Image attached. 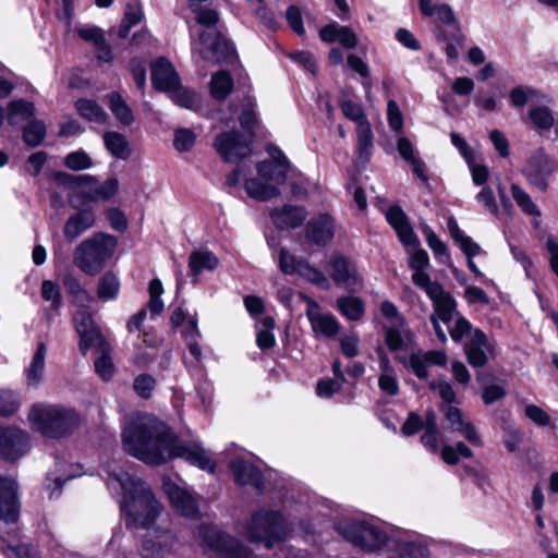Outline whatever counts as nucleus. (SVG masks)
Returning <instances> with one entry per match:
<instances>
[{
	"label": "nucleus",
	"instance_id": "obj_17",
	"mask_svg": "<svg viewBox=\"0 0 558 558\" xmlns=\"http://www.w3.org/2000/svg\"><path fill=\"white\" fill-rule=\"evenodd\" d=\"M445 420L448 423V428L452 432L459 433L472 446L482 447L483 441L477 433L473 423L465 418L460 409L453 405H446L442 408Z\"/></svg>",
	"mask_w": 558,
	"mask_h": 558
},
{
	"label": "nucleus",
	"instance_id": "obj_51",
	"mask_svg": "<svg viewBox=\"0 0 558 558\" xmlns=\"http://www.w3.org/2000/svg\"><path fill=\"white\" fill-rule=\"evenodd\" d=\"M40 290L43 299L51 303V310L59 311L62 305V296L59 286L52 280H44Z\"/></svg>",
	"mask_w": 558,
	"mask_h": 558
},
{
	"label": "nucleus",
	"instance_id": "obj_60",
	"mask_svg": "<svg viewBox=\"0 0 558 558\" xmlns=\"http://www.w3.org/2000/svg\"><path fill=\"white\" fill-rule=\"evenodd\" d=\"M65 166L72 170H83L92 166V159L84 151H73L65 157Z\"/></svg>",
	"mask_w": 558,
	"mask_h": 558
},
{
	"label": "nucleus",
	"instance_id": "obj_19",
	"mask_svg": "<svg viewBox=\"0 0 558 558\" xmlns=\"http://www.w3.org/2000/svg\"><path fill=\"white\" fill-rule=\"evenodd\" d=\"M173 508L184 517L194 518L198 513L196 499L185 489L179 487L171 480H165L162 484Z\"/></svg>",
	"mask_w": 558,
	"mask_h": 558
},
{
	"label": "nucleus",
	"instance_id": "obj_40",
	"mask_svg": "<svg viewBox=\"0 0 558 558\" xmlns=\"http://www.w3.org/2000/svg\"><path fill=\"white\" fill-rule=\"evenodd\" d=\"M109 108L123 125L129 126L133 123V112L120 94L112 93L109 95Z\"/></svg>",
	"mask_w": 558,
	"mask_h": 558
},
{
	"label": "nucleus",
	"instance_id": "obj_24",
	"mask_svg": "<svg viewBox=\"0 0 558 558\" xmlns=\"http://www.w3.org/2000/svg\"><path fill=\"white\" fill-rule=\"evenodd\" d=\"M95 223V213L90 209H82L71 215L65 221L63 228L64 238L69 242H74L81 234L93 228Z\"/></svg>",
	"mask_w": 558,
	"mask_h": 558
},
{
	"label": "nucleus",
	"instance_id": "obj_61",
	"mask_svg": "<svg viewBox=\"0 0 558 558\" xmlns=\"http://www.w3.org/2000/svg\"><path fill=\"white\" fill-rule=\"evenodd\" d=\"M304 260H298L294 256L289 254L286 248L280 250L279 267L282 272L292 275L299 274L300 264Z\"/></svg>",
	"mask_w": 558,
	"mask_h": 558
},
{
	"label": "nucleus",
	"instance_id": "obj_63",
	"mask_svg": "<svg viewBox=\"0 0 558 558\" xmlns=\"http://www.w3.org/2000/svg\"><path fill=\"white\" fill-rule=\"evenodd\" d=\"M476 201L482 204L487 211L493 215L498 214V205L493 190L489 186H484L477 194Z\"/></svg>",
	"mask_w": 558,
	"mask_h": 558
},
{
	"label": "nucleus",
	"instance_id": "obj_53",
	"mask_svg": "<svg viewBox=\"0 0 558 558\" xmlns=\"http://www.w3.org/2000/svg\"><path fill=\"white\" fill-rule=\"evenodd\" d=\"M408 333L405 325H393L386 329V343L391 351L400 350L404 344V336Z\"/></svg>",
	"mask_w": 558,
	"mask_h": 558
},
{
	"label": "nucleus",
	"instance_id": "obj_11",
	"mask_svg": "<svg viewBox=\"0 0 558 558\" xmlns=\"http://www.w3.org/2000/svg\"><path fill=\"white\" fill-rule=\"evenodd\" d=\"M463 351L468 363L475 368L484 367L495 357V344L481 329H475L465 341Z\"/></svg>",
	"mask_w": 558,
	"mask_h": 558
},
{
	"label": "nucleus",
	"instance_id": "obj_33",
	"mask_svg": "<svg viewBox=\"0 0 558 558\" xmlns=\"http://www.w3.org/2000/svg\"><path fill=\"white\" fill-rule=\"evenodd\" d=\"M104 143L107 150L118 159H128L131 155V149L128 140L124 135L118 132H106L104 134Z\"/></svg>",
	"mask_w": 558,
	"mask_h": 558
},
{
	"label": "nucleus",
	"instance_id": "obj_56",
	"mask_svg": "<svg viewBox=\"0 0 558 558\" xmlns=\"http://www.w3.org/2000/svg\"><path fill=\"white\" fill-rule=\"evenodd\" d=\"M341 110L348 119L356 123V128L363 123H368L362 107L351 100L343 101L341 105Z\"/></svg>",
	"mask_w": 558,
	"mask_h": 558
},
{
	"label": "nucleus",
	"instance_id": "obj_29",
	"mask_svg": "<svg viewBox=\"0 0 558 558\" xmlns=\"http://www.w3.org/2000/svg\"><path fill=\"white\" fill-rule=\"evenodd\" d=\"M218 266V258L209 251H194L189 257L190 276L197 282L203 270H214Z\"/></svg>",
	"mask_w": 558,
	"mask_h": 558
},
{
	"label": "nucleus",
	"instance_id": "obj_38",
	"mask_svg": "<svg viewBox=\"0 0 558 558\" xmlns=\"http://www.w3.org/2000/svg\"><path fill=\"white\" fill-rule=\"evenodd\" d=\"M75 107L82 118L96 123H105L107 120L106 111L92 99H78Z\"/></svg>",
	"mask_w": 558,
	"mask_h": 558
},
{
	"label": "nucleus",
	"instance_id": "obj_18",
	"mask_svg": "<svg viewBox=\"0 0 558 558\" xmlns=\"http://www.w3.org/2000/svg\"><path fill=\"white\" fill-rule=\"evenodd\" d=\"M17 484L13 478L0 477V520L14 523L20 514Z\"/></svg>",
	"mask_w": 558,
	"mask_h": 558
},
{
	"label": "nucleus",
	"instance_id": "obj_62",
	"mask_svg": "<svg viewBox=\"0 0 558 558\" xmlns=\"http://www.w3.org/2000/svg\"><path fill=\"white\" fill-rule=\"evenodd\" d=\"M429 388L437 391L447 405H452L451 403L456 401V392L450 383L446 380L432 381L429 383Z\"/></svg>",
	"mask_w": 558,
	"mask_h": 558
},
{
	"label": "nucleus",
	"instance_id": "obj_64",
	"mask_svg": "<svg viewBox=\"0 0 558 558\" xmlns=\"http://www.w3.org/2000/svg\"><path fill=\"white\" fill-rule=\"evenodd\" d=\"M96 373L105 380L109 379L113 373V364L110 355L107 352H102L95 363Z\"/></svg>",
	"mask_w": 558,
	"mask_h": 558
},
{
	"label": "nucleus",
	"instance_id": "obj_36",
	"mask_svg": "<svg viewBox=\"0 0 558 558\" xmlns=\"http://www.w3.org/2000/svg\"><path fill=\"white\" fill-rule=\"evenodd\" d=\"M233 89V80L229 72L221 70L210 80V93L217 100H225Z\"/></svg>",
	"mask_w": 558,
	"mask_h": 558
},
{
	"label": "nucleus",
	"instance_id": "obj_21",
	"mask_svg": "<svg viewBox=\"0 0 558 558\" xmlns=\"http://www.w3.org/2000/svg\"><path fill=\"white\" fill-rule=\"evenodd\" d=\"M153 86L161 92L170 93L178 87L180 78L173 65L166 59L160 58L151 63Z\"/></svg>",
	"mask_w": 558,
	"mask_h": 558
},
{
	"label": "nucleus",
	"instance_id": "obj_3",
	"mask_svg": "<svg viewBox=\"0 0 558 558\" xmlns=\"http://www.w3.org/2000/svg\"><path fill=\"white\" fill-rule=\"evenodd\" d=\"M28 420L33 429L47 438L66 437L80 424L78 414L60 404L37 403L29 410Z\"/></svg>",
	"mask_w": 558,
	"mask_h": 558
},
{
	"label": "nucleus",
	"instance_id": "obj_57",
	"mask_svg": "<svg viewBox=\"0 0 558 558\" xmlns=\"http://www.w3.org/2000/svg\"><path fill=\"white\" fill-rule=\"evenodd\" d=\"M239 121L241 126L248 132H252L257 124V117L254 111V102L250 98H247L243 105Z\"/></svg>",
	"mask_w": 558,
	"mask_h": 558
},
{
	"label": "nucleus",
	"instance_id": "obj_5",
	"mask_svg": "<svg viewBox=\"0 0 558 558\" xmlns=\"http://www.w3.org/2000/svg\"><path fill=\"white\" fill-rule=\"evenodd\" d=\"M246 536L251 542L265 543L267 548L281 542L287 536V529L280 513L260 510L253 514L246 527Z\"/></svg>",
	"mask_w": 558,
	"mask_h": 558
},
{
	"label": "nucleus",
	"instance_id": "obj_54",
	"mask_svg": "<svg viewBox=\"0 0 558 558\" xmlns=\"http://www.w3.org/2000/svg\"><path fill=\"white\" fill-rule=\"evenodd\" d=\"M537 90H535L532 87L529 86H518L510 90L509 98L511 104L517 107L521 108L524 107L530 99H533L537 96Z\"/></svg>",
	"mask_w": 558,
	"mask_h": 558
},
{
	"label": "nucleus",
	"instance_id": "obj_7",
	"mask_svg": "<svg viewBox=\"0 0 558 558\" xmlns=\"http://www.w3.org/2000/svg\"><path fill=\"white\" fill-rule=\"evenodd\" d=\"M192 51L204 60L215 63L228 62L234 59L235 48L218 31H203L198 39L192 41Z\"/></svg>",
	"mask_w": 558,
	"mask_h": 558
},
{
	"label": "nucleus",
	"instance_id": "obj_26",
	"mask_svg": "<svg viewBox=\"0 0 558 558\" xmlns=\"http://www.w3.org/2000/svg\"><path fill=\"white\" fill-rule=\"evenodd\" d=\"M319 37L328 44L338 41L345 49H353L359 43L356 34L350 27L339 25L336 22L322 27Z\"/></svg>",
	"mask_w": 558,
	"mask_h": 558
},
{
	"label": "nucleus",
	"instance_id": "obj_31",
	"mask_svg": "<svg viewBox=\"0 0 558 558\" xmlns=\"http://www.w3.org/2000/svg\"><path fill=\"white\" fill-rule=\"evenodd\" d=\"M62 283L72 299V303L77 307H88L94 302V298L81 284L80 280L72 274H65Z\"/></svg>",
	"mask_w": 558,
	"mask_h": 558
},
{
	"label": "nucleus",
	"instance_id": "obj_9",
	"mask_svg": "<svg viewBox=\"0 0 558 558\" xmlns=\"http://www.w3.org/2000/svg\"><path fill=\"white\" fill-rule=\"evenodd\" d=\"M204 542L214 551V558H254L252 550L238 538L214 527H203Z\"/></svg>",
	"mask_w": 558,
	"mask_h": 558
},
{
	"label": "nucleus",
	"instance_id": "obj_1",
	"mask_svg": "<svg viewBox=\"0 0 558 558\" xmlns=\"http://www.w3.org/2000/svg\"><path fill=\"white\" fill-rule=\"evenodd\" d=\"M122 445L132 457L146 464L160 465L173 458H183L199 469L214 473L216 462L198 445H181L171 429L151 414L128 417L122 430Z\"/></svg>",
	"mask_w": 558,
	"mask_h": 558
},
{
	"label": "nucleus",
	"instance_id": "obj_14",
	"mask_svg": "<svg viewBox=\"0 0 558 558\" xmlns=\"http://www.w3.org/2000/svg\"><path fill=\"white\" fill-rule=\"evenodd\" d=\"M267 153L274 162L262 161L257 163V172L262 179L274 181L277 184H283L287 180L288 170L291 163L283 151L272 145H269Z\"/></svg>",
	"mask_w": 558,
	"mask_h": 558
},
{
	"label": "nucleus",
	"instance_id": "obj_2",
	"mask_svg": "<svg viewBox=\"0 0 558 558\" xmlns=\"http://www.w3.org/2000/svg\"><path fill=\"white\" fill-rule=\"evenodd\" d=\"M119 486L123 494L121 510L129 529H149L159 517L162 507L148 485L122 470L109 473L108 486Z\"/></svg>",
	"mask_w": 558,
	"mask_h": 558
},
{
	"label": "nucleus",
	"instance_id": "obj_10",
	"mask_svg": "<svg viewBox=\"0 0 558 558\" xmlns=\"http://www.w3.org/2000/svg\"><path fill=\"white\" fill-rule=\"evenodd\" d=\"M555 171V163L543 148L536 149L526 160L523 175L542 192L549 186V179Z\"/></svg>",
	"mask_w": 558,
	"mask_h": 558
},
{
	"label": "nucleus",
	"instance_id": "obj_4",
	"mask_svg": "<svg viewBox=\"0 0 558 558\" xmlns=\"http://www.w3.org/2000/svg\"><path fill=\"white\" fill-rule=\"evenodd\" d=\"M117 244L116 236L102 232L95 233L77 245L73 263L84 274L95 276L112 257Z\"/></svg>",
	"mask_w": 558,
	"mask_h": 558
},
{
	"label": "nucleus",
	"instance_id": "obj_58",
	"mask_svg": "<svg viewBox=\"0 0 558 558\" xmlns=\"http://www.w3.org/2000/svg\"><path fill=\"white\" fill-rule=\"evenodd\" d=\"M195 134L187 129H179L174 133L173 145L178 151H189L195 143Z\"/></svg>",
	"mask_w": 558,
	"mask_h": 558
},
{
	"label": "nucleus",
	"instance_id": "obj_43",
	"mask_svg": "<svg viewBox=\"0 0 558 558\" xmlns=\"http://www.w3.org/2000/svg\"><path fill=\"white\" fill-rule=\"evenodd\" d=\"M511 193L512 197L515 201L517 205L521 208V210L529 215L534 217L541 216V210L535 205V203L532 201L531 196L521 189L518 184L513 183L511 185Z\"/></svg>",
	"mask_w": 558,
	"mask_h": 558
},
{
	"label": "nucleus",
	"instance_id": "obj_30",
	"mask_svg": "<svg viewBox=\"0 0 558 558\" xmlns=\"http://www.w3.org/2000/svg\"><path fill=\"white\" fill-rule=\"evenodd\" d=\"M263 180L265 182H262L258 179L246 180L245 191L250 197L259 202H266L280 194L277 183L265 179Z\"/></svg>",
	"mask_w": 558,
	"mask_h": 558
},
{
	"label": "nucleus",
	"instance_id": "obj_25",
	"mask_svg": "<svg viewBox=\"0 0 558 558\" xmlns=\"http://www.w3.org/2000/svg\"><path fill=\"white\" fill-rule=\"evenodd\" d=\"M272 222L279 229H295L303 225L307 211L302 206L284 205L270 213Z\"/></svg>",
	"mask_w": 558,
	"mask_h": 558
},
{
	"label": "nucleus",
	"instance_id": "obj_37",
	"mask_svg": "<svg viewBox=\"0 0 558 558\" xmlns=\"http://www.w3.org/2000/svg\"><path fill=\"white\" fill-rule=\"evenodd\" d=\"M120 291L119 278L111 271L104 274L97 284V296L101 301L116 300Z\"/></svg>",
	"mask_w": 558,
	"mask_h": 558
},
{
	"label": "nucleus",
	"instance_id": "obj_46",
	"mask_svg": "<svg viewBox=\"0 0 558 558\" xmlns=\"http://www.w3.org/2000/svg\"><path fill=\"white\" fill-rule=\"evenodd\" d=\"M529 117L537 129L549 130L555 122L551 111L544 106L533 107L529 111Z\"/></svg>",
	"mask_w": 558,
	"mask_h": 558
},
{
	"label": "nucleus",
	"instance_id": "obj_16",
	"mask_svg": "<svg viewBox=\"0 0 558 558\" xmlns=\"http://www.w3.org/2000/svg\"><path fill=\"white\" fill-rule=\"evenodd\" d=\"M76 332L81 337V350L85 354L89 347L99 345L102 341L100 331L93 320L88 307H78L73 316Z\"/></svg>",
	"mask_w": 558,
	"mask_h": 558
},
{
	"label": "nucleus",
	"instance_id": "obj_41",
	"mask_svg": "<svg viewBox=\"0 0 558 558\" xmlns=\"http://www.w3.org/2000/svg\"><path fill=\"white\" fill-rule=\"evenodd\" d=\"M118 189L119 181L116 178H110L101 185L85 192L83 198L85 202L107 201L118 192Z\"/></svg>",
	"mask_w": 558,
	"mask_h": 558
},
{
	"label": "nucleus",
	"instance_id": "obj_8",
	"mask_svg": "<svg viewBox=\"0 0 558 558\" xmlns=\"http://www.w3.org/2000/svg\"><path fill=\"white\" fill-rule=\"evenodd\" d=\"M412 281L415 286L424 290L430 299L434 312L438 314L444 324H448L453 316L454 307L457 306L456 300L447 292L440 283L432 281L430 277L424 270L414 271Z\"/></svg>",
	"mask_w": 558,
	"mask_h": 558
},
{
	"label": "nucleus",
	"instance_id": "obj_45",
	"mask_svg": "<svg viewBox=\"0 0 558 558\" xmlns=\"http://www.w3.org/2000/svg\"><path fill=\"white\" fill-rule=\"evenodd\" d=\"M259 324L262 328L257 332L256 343L262 350L270 349L276 343L275 336L272 333L275 320L272 317H265Z\"/></svg>",
	"mask_w": 558,
	"mask_h": 558
},
{
	"label": "nucleus",
	"instance_id": "obj_52",
	"mask_svg": "<svg viewBox=\"0 0 558 558\" xmlns=\"http://www.w3.org/2000/svg\"><path fill=\"white\" fill-rule=\"evenodd\" d=\"M408 369L420 379H426L428 377V363L422 352L412 353L409 359L404 362Z\"/></svg>",
	"mask_w": 558,
	"mask_h": 558
},
{
	"label": "nucleus",
	"instance_id": "obj_42",
	"mask_svg": "<svg viewBox=\"0 0 558 558\" xmlns=\"http://www.w3.org/2000/svg\"><path fill=\"white\" fill-rule=\"evenodd\" d=\"M359 158L366 162L372 155L373 133L369 123H363L356 128Z\"/></svg>",
	"mask_w": 558,
	"mask_h": 558
},
{
	"label": "nucleus",
	"instance_id": "obj_44",
	"mask_svg": "<svg viewBox=\"0 0 558 558\" xmlns=\"http://www.w3.org/2000/svg\"><path fill=\"white\" fill-rule=\"evenodd\" d=\"M46 136V125L39 120H32L24 128V142L32 147L38 146Z\"/></svg>",
	"mask_w": 558,
	"mask_h": 558
},
{
	"label": "nucleus",
	"instance_id": "obj_35",
	"mask_svg": "<svg viewBox=\"0 0 558 558\" xmlns=\"http://www.w3.org/2000/svg\"><path fill=\"white\" fill-rule=\"evenodd\" d=\"M35 107L32 102L19 99L12 100L8 105V122L11 125H17L34 116Z\"/></svg>",
	"mask_w": 558,
	"mask_h": 558
},
{
	"label": "nucleus",
	"instance_id": "obj_28",
	"mask_svg": "<svg viewBox=\"0 0 558 558\" xmlns=\"http://www.w3.org/2000/svg\"><path fill=\"white\" fill-rule=\"evenodd\" d=\"M306 236L317 245H325L333 236L332 219L327 215L312 219L306 227Z\"/></svg>",
	"mask_w": 558,
	"mask_h": 558
},
{
	"label": "nucleus",
	"instance_id": "obj_15",
	"mask_svg": "<svg viewBox=\"0 0 558 558\" xmlns=\"http://www.w3.org/2000/svg\"><path fill=\"white\" fill-rule=\"evenodd\" d=\"M174 535L166 529L148 531L142 545L143 558H163L172 551Z\"/></svg>",
	"mask_w": 558,
	"mask_h": 558
},
{
	"label": "nucleus",
	"instance_id": "obj_27",
	"mask_svg": "<svg viewBox=\"0 0 558 558\" xmlns=\"http://www.w3.org/2000/svg\"><path fill=\"white\" fill-rule=\"evenodd\" d=\"M230 469L235 482L240 485H252L258 489L262 488V473L253 463L243 459H234L230 463Z\"/></svg>",
	"mask_w": 558,
	"mask_h": 558
},
{
	"label": "nucleus",
	"instance_id": "obj_59",
	"mask_svg": "<svg viewBox=\"0 0 558 558\" xmlns=\"http://www.w3.org/2000/svg\"><path fill=\"white\" fill-rule=\"evenodd\" d=\"M156 385V380L148 374H141L134 379L133 388L142 398H149Z\"/></svg>",
	"mask_w": 558,
	"mask_h": 558
},
{
	"label": "nucleus",
	"instance_id": "obj_13",
	"mask_svg": "<svg viewBox=\"0 0 558 558\" xmlns=\"http://www.w3.org/2000/svg\"><path fill=\"white\" fill-rule=\"evenodd\" d=\"M29 449V437L25 430L15 427L0 428V454L15 461Z\"/></svg>",
	"mask_w": 558,
	"mask_h": 558
},
{
	"label": "nucleus",
	"instance_id": "obj_47",
	"mask_svg": "<svg viewBox=\"0 0 558 558\" xmlns=\"http://www.w3.org/2000/svg\"><path fill=\"white\" fill-rule=\"evenodd\" d=\"M429 556L428 548L414 541L400 544L398 554L390 558H427Z\"/></svg>",
	"mask_w": 558,
	"mask_h": 558
},
{
	"label": "nucleus",
	"instance_id": "obj_49",
	"mask_svg": "<svg viewBox=\"0 0 558 558\" xmlns=\"http://www.w3.org/2000/svg\"><path fill=\"white\" fill-rule=\"evenodd\" d=\"M169 96L177 105L187 109H194L198 105L197 94L183 88L180 83L178 87H174V90L169 93Z\"/></svg>",
	"mask_w": 558,
	"mask_h": 558
},
{
	"label": "nucleus",
	"instance_id": "obj_32",
	"mask_svg": "<svg viewBox=\"0 0 558 558\" xmlns=\"http://www.w3.org/2000/svg\"><path fill=\"white\" fill-rule=\"evenodd\" d=\"M47 348L44 342L37 345L29 366L26 368V379L29 386H37L44 378Z\"/></svg>",
	"mask_w": 558,
	"mask_h": 558
},
{
	"label": "nucleus",
	"instance_id": "obj_34",
	"mask_svg": "<svg viewBox=\"0 0 558 558\" xmlns=\"http://www.w3.org/2000/svg\"><path fill=\"white\" fill-rule=\"evenodd\" d=\"M337 308L349 320H360L365 313V304L357 296H342L337 300Z\"/></svg>",
	"mask_w": 558,
	"mask_h": 558
},
{
	"label": "nucleus",
	"instance_id": "obj_39",
	"mask_svg": "<svg viewBox=\"0 0 558 558\" xmlns=\"http://www.w3.org/2000/svg\"><path fill=\"white\" fill-rule=\"evenodd\" d=\"M449 327V335L454 342H461L464 338L466 340L475 330L472 324L463 316L453 311L452 319L447 324Z\"/></svg>",
	"mask_w": 558,
	"mask_h": 558
},
{
	"label": "nucleus",
	"instance_id": "obj_20",
	"mask_svg": "<svg viewBox=\"0 0 558 558\" xmlns=\"http://www.w3.org/2000/svg\"><path fill=\"white\" fill-rule=\"evenodd\" d=\"M306 316L315 333L330 338L339 332L340 326L337 318L331 314H324L319 305L310 299L307 300Z\"/></svg>",
	"mask_w": 558,
	"mask_h": 558
},
{
	"label": "nucleus",
	"instance_id": "obj_6",
	"mask_svg": "<svg viewBox=\"0 0 558 558\" xmlns=\"http://www.w3.org/2000/svg\"><path fill=\"white\" fill-rule=\"evenodd\" d=\"M337 531L348 542L364 550H376L387 543V535L380 527L364 521L340 523Z\"/></svg>",
	"mask_w": 558,
	"mask_h": 558
},
{
	"label": "nucleus",
	"instance_id": "obj_22",
	"mask_svg": "<svg viewBox=\"0 0 558 558\" xmlns=\"http://www.w3.org/2000/svg\"><path fill=\"white\" fill-rule=\"evenodd\" d=\"M386 219L395 229L399 240L408 246H415L418 244L417 236L415 235L407 215L399 206H391L386 211Z\"/></svg>",
	"mask_w": 558,
	"mask_h": 558
},
{
	"label": "nucleus",
	"instance_id": "obj_48",
	"mask_svg": "<svg viewBox=\"0 0 558 558\" xmlns=\"http://www.w3.org/2000/svg\"><path fill=\"white\" fill-rule=\"evenodd\" d=\"M255 16L268 28L276 29L278 22L272 11L265 7L263 0H247Z\"/></svg>",
	"mask_w": 558,
	"mask_h": 558
},
{
	"label": "nucleus",
	"instance_id": "obj_50",
	"mask_svg": "<svg viewBox=\"0 0 558 558\" xmlns=\"http://www.w3.org/2000/svg\"><path fill=\"white\" fill-rule=\"evenodd\" d=\"M299 275L322 289H329L330 287L327 277L306 262L300 264Z\"/></svg>",
	"mask_w": 558,
	"mask_h": 558
},
{
	"label": "nucleus",
	"instance_id": "obj_23",
	"mask_svg": "<svg viewBox=\"0 0 558 558\" xmlns=\"http://www.w3.org/2000/svg\"><path fill=\"white\" fill-rule=\"evenodd\" d=\"M329 265L330 277L337 284L350 288L360 282L357 269L349 258L336 256Z\"/></svg>",
	"mask_w": 558,
	"mask_h": 558
},
{
	"label": "nucleus",
	"instance_id": "obj_55",
	"mask_svg": "<svg viewBox=\"0 0 558 558\" xmlns=\"http://www.w3.org/2000/svg\"><path fill=\"white\" fill-rule=\"evenodd\" d=\"M196 22L205 27L204 31L218 32L216 25L219 22V14L216 10L209 8H199L195 11Z\"/></svg>",
	"mask_w": 558,
	"mask_h": 558
},
{
	"label": "nucleus",
	"instance_id": "obj_12",
	"mask_svg": "<svg viewBox=\"0 0 558 558\" xmlns=\"http://www.w3.org/2000/svg\"><path fill=\"white\" fill-rule=\"evenodd\" d=\"M214 147L227 162H236L251 155L250 144L236 131L219 134L215 140Z\"/></svg>",
	"mask_w": 558,
	"mask_h": 558
}]
</instances>
